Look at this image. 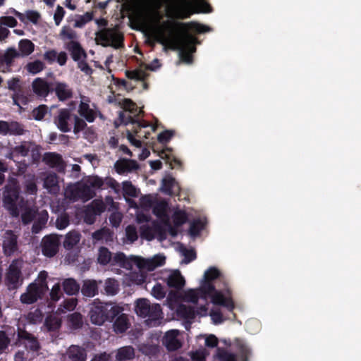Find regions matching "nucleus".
Wrapping results in <instances>:
<instances>
[{
  "mask_svg": "<svg viewBox=\"0 0 361 361\" xmlns=\"http://www.w3.org/2000/svg\"><path fill=\"white\" fill-rule=\"evenodd\" d=\"M188 29L202 34L211 31V28L200 23L191 21L183 23L178 21L165 20L159 27L155 33L157 42L168 47L172 50H178L180 59L187 63L192 62V53L196 51L197 39L190 34Z\"/></svg>",
  "mask_w": 361,
  "mask_h": 361,
  "instance_id": "nucleus-1",
  "label": "nucleus"
},
{
  "mask_svg": "<svg viewBox=\"0 0 361 361\" xmlns=\"http://www.w3.org/2000/svg\"><path fill=\"white\" fill-rule=\"evenodd\" d=\"M221 271L214 267H209L204 274L203 282L200 291L209 293L212 295V302L216 305L226 307L229 312L235 308V304L231 298L225 297L223 293L216 290L212 281L216 279H221Z\"/></svg>",
  "mask_w": 361,
  "mask_h": 361,
  "instance_id": "nucleus-2",
  "label": "nucleus"
},
{
  "mask_svg": "<svg viewBox=\"0 0 361 361\" xmlns=\"http://www.w3.org/2000/svg\"><path fill=\"white\" fill-rule=\"evenodd\" d=\"M99 27H104L102 30L96 32V42L102 46L112 47L114 49H120L124 47L123 35L117 28H106L108 21L104 18L95 20Z\"/></svg>",
  "mask_w": 361,
  "mask_h": 361,
  "instance_id": "nucleus-3",
  "label": "nucleus"
},
{
  "mask_svg": "<svg viewBox=\"0 0 361 361\" xmlns=\"http://www.w3.org/2000/svg\"><path fill=\"white\" fill-rule=\"evenodd\" d=\"M173 6L175 17L178 19H186L194 13L212 12L211 5L204 0H175Z\"/></svg>",
  "mask_w": 361,
  "mask_h": 361,
  "instance_id": "nucleus-4",
  "label": "nucleus"
},
{
  "mask_svg": "<svg viewBox=\"0 0 361 361\" xmlns=\"http://www.w3.org/2000/svg\"><path fill=\"white\" fill-rule=\"evenodd\" d=\"M3 205L9 214L18 217L20 214L19 208L24 204V198L20 195V188L17 181L6 184L3 191Z\"/></svg>",
  "mask_w": 361,
  "mask_h": 361,
  "instance_id": "nucleus-5",
  "label": "nucleus"
},
{
  "mask_svg": "<svg viewBox=\"0 0 361 361\" xmlns=\"http://www.w3.org/2000/svg\"><path fill=\"white\" fill-rule=\"evenodd\" d=\"M121 310L118 306L102 302L96 304L94 302L90 308L89 317L92 324L102 325L106 321L112 322Z\"/></svg>",
  "mask_w": 361,
  "mask_h": 361,
  "instance_id": "nucleus-6",
  "label": "nucleus"
},
{
  "mask_svg": "<svg viewBox=\"0 0 361 361\" xmlns=\"http://www.w3.org/2000/svg\"><path fill=\"white\" fill-rule=\"evenodd\" d=\"M136 314L142 318H148L147 322L152 326H156L158 320L162 318V310L159 304H151L145 298L137 300L135 304Z\"/></svg>",
  "mask_w": 361,
  "mask_h": 361,
  "instance_id": "nucleus-7",
  "label": "nucleus"
},
{
  "mask_svg": "<svg viewBox=\"0 0 361 361\" xmlns=\"http://www.w3.org/2000/svg\"><path fill=\"white\" fill-rule=\"evenodd\" d=\"M21 269L19 259H13L8 266L5 275V283L9 290H16L22 285L23 278Z\"/></svg>",
  "mask_w": 361,
  "mask_h": 361,
  "instance_id": "nucleus-8",
  "label": "nucleus"
},
{
  "mask_svg": "<svg viewBox=\"0 0 361 361\" xmlns=\"http://www.w3.org/2000/svg\"><path fill=\"white\" fill-rule=\"evenodd\" d=\"M2 239V249L5 256L11 257L18 251V236L13 231H6Z\"/></svg>",
  "mask_w": 361,
  "mask_h": 361,
  "instance_id": "nucleus-9",
  "label": "nucleus"
},
{
  "mask_svg": "<svg viewBox=\"0 0 361 361\" xmlns=\"http://www.w3.org/2000/svg\"><path fill=\"white\" fill-rule=\"evenodd\" d=\"M60 245L57 235H45L41 243L42 252L47 257H53L58 253Z\"/></svg>",
  "mask_w": 361,
  "mask_h": 361,
  "instance_id": "nucleus-10",
  "label": "nucleus"
},
{
  "mask_svg": "<svg viewBox=\"0 0 361 361\" xmlns=\"http://www.w3.org/2000/svg\"><path fill=\"white\" fill-rule=\"evenodd\" d=\"M22 341H24L23 343L25 347L31 351L37 352L40 349V345L37 338L25 329L18 327L15 345H18L19 343Z\"/></svg>",
  "mask_w": 361,
  "mask_h": 361,
  "instance_id": "nucleus-11",
  "label": "nucleus"
},
{
  "mask_svg": "<svg viewBox=\"0 0 361 361\" xmlns=\"http://www.w3.org/2000/svg\"><path fill=\"white\" fill-rule=\"evenodd\" d=\"M44 290L37 283H31L26 288V292L20 295V300L23 304L32 305L40 299Z\"/></svg>",
  "mask_w": 361,
  "mask_h": 361,
  "instance_id": "nucleus-12",
  "label": "nucleus"
},
{
  "mask_svg": "<svg viewBox=\"0 0 361 361\" xmlns=\"http://www.w3.org/2000/svg\"><path fill=\"white\" fill-rule=\"evenodd\" d=\"M53 82L45 78H37L32 82L33 92L39 97H46L53 92Z\"/></svg>",
  "mask_w": 361,
  "mask_h": 361,
  "instance_id": "nucleus-13",
  "label": "nucleus"
},
{
  "mask_svg": "<svg viewBox=\"0 0 361 361\" xmlns=\"http://www.w3.org/2000/svg\"><path fill=\"white\" fill-rule=\"evenodd\" d=\"M71 120L72 114L70 109L65 108L59 110L58 115L54 118V122L61 132L68 133L71 130L69 123Z\"/></svg>",
  "mask_w": 361,
  "mask_h": 361,
  "instance_id": "nucleus-14",
  "label": "nucleus"
},
{
  "mask_svg": "<svg viewBox=\"0 0 361 361\" xmlns=\"http://www.w3.org/2000/svg\"><path fill=\"white\" fill-rule=\"evenodd\" d=\"M130 112H122L119 113L118 118L122 124L128 125L133 124L135 125V129L133 130V133L138 137H140L139 133L142 128H147L149 126V123L145 121H139L135 118Z\"/></svg>",
  "mask_w": 361,
  "mask_h": 361,
  "instance_id": "nucleus-15",
  "label": "nucleus"
},
{
  "mask_svg": "<svg viewBox=\"0 0 361 361\" xmlns=\"http://www.w3.org/2000/svg\"><path fill=\"white\" fill-rule=\"evenodd\" d=\"M165 260V257L160 255H157L150 259L137 258V266L141 269L152 271L156 268L164 265Z\"/></svg>",
  "mask_w": 361,
  "mask_h": 361,
  "instance_id": "nucleus-16",
  "label": "nucleus"
},
{
  "mask_svg": "<svg viewBox=\"0 0 361 361\" xmlns=\"http://www.w3.org/2000/svg\"><path fill=\"white\" fill-rule=\"evenodd\" d=\"M90 99L88 97L82 96L78 111L80 116L83 117L87 122L92 123L95 120L97 113L90 107Z\"/></svg>",
  "mask_w": 361,
  "mask_h": 361,
  "instance_id": "nucleus-17",
  "label": "nucleus"
},
{
  "mask_svg": "<svg viewBox=\"0 0 361 361\" xmlns=\"http://www.w3.org/2000/svg\"><path fill=\"white\" fill-rule=\"evenodd\" d=\"M64 48L70 52L74 61H79L82 58L85 59L87 54L78 40H72L65 42Z\"/></svg>",
  "mask_w": 361,
  "mask_h": 361,
  "instance_id": "nucleus-18",
  "label": "nucleus"
},
{
  "mask_svg": "<svg viewBox=\"0 0 361 361\" xmlns=\"http://www.w3.org/2000/svg\"><path fill=\"white\" fill-rule=\"evenodd\" d=\"M102 283V281L94 279H85L80 289L82 295L86 298H93L99 293V285Z\"/></svg>",
  "mask_w": 361,
  "mask_h": 361,
  "instance_id": "nucleus-19",
  "label": "nucleus"
},
{
  "mask_svg": "<svg viewBox=\"0 0 361 361\" xmlns=\"http://www.w3.org/2000/svg\"><path fill=\"white\" fill-rule=\"evenodd\" d=\"M53 92H55L59 100L62 102L71 98L73 96L72 90L65 82L54 81Z\"/></svg>",
  "mask_w": 361,
  "mask_h": 361,
  "instance_id": "nucleus-20",
  "label": "nucleus"
},
{
  "mask_svg": "<svg viewBox=\"0 0 361 361\" xmlns=\"http://www.w3.org/2000/svg\"><path fill=\"white\" fill-rule=\"evenodd\" d=\"M178 333L176 330L169 331L166 333L162 343L169 351H175L181 348L182 344L177 338Z\"/></svg>",
  "mask_w": 361,
  "mask_h": 361,
  "instance_id": "nucleus-21",
  "label": "nucleus"
},
{
  "mask_svg": "<svg viewBox=\"0 0 361 361\" xmlns=\"http://www.w3.org/2000/svg\"><path fill=\"white\" fill-rule=\"evenodd\" d=\"M161 188L164 193L169 195L178 194L180 190L176 179L171 176H168L163 178Z\"/></svg>",
  "mask_w": 361,
  "mask_h": 361,
  "instance_id": "nucleus-22",
  "label": "nucleus"
},
{
  "mask_svg": "<svg viewBox=\"0 0 361 361\" xmlns=\"http://www.w3.org/2000/svg\"><path fill=\"white\" fill-rule=\"evenodd\" d=\"M42 161L51 168L62 169L64 167L62 156L56 152H46L42 157Z\"/></svg>",
  "mask_w": 361,
  "mask_h": 361,
  "instance_id": "nucleus-23",
  "label": "nucleus"
},
{
  "mask_svg": "<svg viewBox=\"0 0 361 361\" xmlns=\"http://www.w3.org/2000/svg\"><path fill=\"white\" fill-rule=\"evenodd\" d=\"M166 284L169 288L180 290L184 287L185 281L180 271L175 270L167 277Z\"/></svg>",
  "mask_w": 361,
  "mask_h": 361,
  "instance_id": "nucleus-24",
  "label": "nucleus"
},
{
  "mask_svg": "<svg viewBox=\"0 0 361 361\" xmlns=\"http://www.w3.org/2000/svg\"><path fill=\"white\" fill-rule=\"evenodd\" d=\"M66 355L70 361L87 360V351L85 348L79 345H71L67 350Z\"/></svg>",
  "mask_w": 361,
  "mask_h": 361,
  "instance_id": "nucleus-25",
  "label": "nucleus"
},
{
  "mask_svg": "<svg viewBox=\"0 0 361 361\" xmlns=\"http://www.w3.org/2000/svg\"><path fill=\"white\" fill-rule=\"evenodd\" d=\"M139 168L136 161L133 159H123L115 163V169L118 174H123L126 172H131Z\"/></svg>",
  "mask_w": 361,
  "mask_h": 361,
  "instance_id": "nucleus-26",
  "label": "nucleus"
},
{
  "mask_svg": "<svg viewBox=\"0 0 361 361\" xmlns=\"http://www.w3.org/2000/svg\"><path fill=\"white\" fill-rule=\"evenodd\" d=\"M176 314L179 317L188 320L190 322H191L197 315L195 309L193 307L184 304H180L177 307Z\"/></svg>",
  "mask_w": 361,
  "mask_h": 361,
  "instance_id": "nucleus-27",
  "label": "nucleus"
},
{
  "mask_svg": "<svg viewBox=\"0 0 361 361\" xmlns=\"http://www.w3.org/2000/svg\"><path fill=\"white\" fill-rule=\"evenodd\" d=\"M19 56V52H18L14 48L8 49L4 54L1 55L0 68L6 66V68H9L13 65V60Z\"/></svg>",
  "mask_w": 361,
  "mask_h": 361,
  "instance_id": "nucleus-28",
  "label": "nucleus"
},
{
  "mask_svg": "<svg viewBox=\"0 0 361 361\" xmlns=\"http://www.w3.org/2000/svg\"><path fill=\"white\" fill-rule=\"evenodd\" d=\"M63 291L68 295H77L80 289V284L73 278H68L62 283Z\"/></svg>",
  "mask_w": 361,
  "mask_h": 361,
  "instance_id": "nucleus-29",
  "label": "nucleus"
},
{
  "mask_svg": "<svg viewBox=\"0 0 361 361\" xmlns=\"http://www.w3.org/2000/svg\"><path fill=\"white\" fill-rule=\"evenodd\" d=\"M116 317V319L113 324L114 330L116 334H123L128 329V317L126 314L122 313L118 314Z\"/></svg>",
  "mask_w": 361,
  "mask_h": 361,
  "instance_id": "nucleus-30",
  "label": "nucleus"
},
{
  "mask_svg": "<svg viewBox=\"0 0 361 361\" xmlns=\"http://www.w3.org/2000/svg\"><path fill=\"white\" fill-rule=\"evenodd\" d=\"M135 357V349L130 345L121 347L118 349L116 359V361L131 360Z\"/></svg>",
  "mask_w": 361,
  "mask_h": 361,
  "instance_id": "nucleus-31",
  "label": "nucleus"
},
{
  "mask_svg": "<svg viewBox=\"0 0 361 361\" xmlns=\"http://www.w3.org/2000/svg\"><path fill=\"white\" fill-rule=\"evenodd\" d=\"M80 240V234L75 231H72L68 232L63 241V247L66 250H71L75 246Z\"/></svg>",
  "mask_w": 361,
  "mask_h": 361,
  "instance_id": "nucleus-32",
  "label": "nucleus"
},
{
  "mask_svg": "<svg viewBox=\"0 0 361 361\" xmlns=\"http://www.w3.org/2000/svg\"><path fill=\"white\" fill-rule=\"evenodd\" d=\"M110 264L111 266H119L126 269H128L131 267L130 262L123 252H117L112 256Z\"/></svg>",
  "mask_w": 361,
  "mask_h": 361,
  "instance_id": "nucleus-33",
  "label": "nucleus"
},
{
  "mask_svg": "<svg viewBox=\"0 0 361 361\" xmlns=\"http://www.w3.org/2000/svg\"><path fill=\"white\" fill-rule=\"evenodd\" d=\"M18 48L20 53V56H27L31 54L35 49V44L30 39H23L20 40Z\"/></svg>",
  "mask_w": 361,
  "mask_h": 361,
  "instance_id": "nucleus-34",
  "label": "nucleus"
},
{
  "mask_svg": "<svg viewBox=\"0 0 361 361\" xmlns=\"http://www.w3.org/2000/svg\"><path fill=\"white\" fill-rule=\"evenodd\" d=\"M201 286L197 290H190L187 293L188 300L194 304H197L200 298L206 300L208 297L212 298V295L209 293H203L200 291Z\"/></svg>",
  "mask_w": 361,
  "mask_h": 361,
  "instance_id": "nucleus-35",
  "label": "nucleus"
},
{
  "mask_svg": "<svg viewBox=\"0 0 361 361\" xmlns=\"http://www.w3.org/2000/svg\"><path fill=\"white\" fill-rule=\"evenodd\" d=\"M119 290V285L114 279L109 278L104 283V293L107 295H115Z\"/></svg>",
  "mask_w": 361,
  "mask_h": 361,
  "instance_id": "nucleus-36",
  "label": "nucleus"
},
{
  "mask_svg": "<svg viewBox=\"0 0 361 361\" xmlns=\"http://www.w3.org/2000/svg\"><path fill=\"white\" fill-rule=\"evenodd\" d=\"M112 254L106 247H101L99 249L97 262L102 265H107L111 263Z\"/></svg>",
  "mask_w": 361,
  "mask_h": 361,
  "instance_id": "nucleus-37",
  "label": "nucleus"
},
{
  "mask_svg": "<svg viewBox=\"0 0 361 361\" xmlns=\"http://www.w3.org/2000/svg\"><path fill=\"white\" fill-rule=\"evenodd\" d=\"M24 126L18 121L8 122V135H22L25 133Z\"/></svg>",
  "mask_w": 361,
  "mask_h": 361,
  "instance_id": "nucleus-38",
  "label": "nucleus"
},
{
  "mask_svg": "<svg viewBox=\"0 0 361 361\" xmlns=\"http://www.w3.org/2000/svg\"><path fill=\"white\" fill-rule=\"evenodd\" d=\"M44 188L49 190H57L58 176L55 173L48 174L44 179Z\"/></svg>",
  "mask_w": 361,
  "mask_h": 361,
  "instance_id": "nucleus-39",
  "label": "nucleus"
},
{
  "mask_svg": "<svg viewBox=\"0 0 361 361\" xmlns=\"http://www.w3.org/2000/svg\"><path fill=\"white\" fill-rule=\"evenodd\" d=\"M168 208V203L161 200L156 202L153 206L152 212L158 218H162L166 216V211Z\"/></svg>",
  "mask_w": 361,
  "mask_h": 361,
  "instance_id": "nucleus-40",
  "label": "nucleus"
},
{
  "mask_svg": "<svg viewBox=\"0 0 361 361\" xmlns=\"http://www.w3.org/2000/svg\"><path fill=\"white\" fill-rule=\"evenodd\" d=\"M61 320L54 316L50 315L45 319L44 326L48 331H56L61 327Z\"/></svg>",
  "mask_w": 361,
  "mask_h": 361,
  "instance_id": "nucleus-41",
  "label": "nucleus"
},
{
  "mask_svg": "<svg viewBox=\"0 0 361 361\" xmlns=\"http://www.w3.org/2000/svg\"><path fill=\"white\" fill-rule=\"evenodd\" d=\"M60 38L66 42L78 39L77 32L68 26H63L60 32Z\"/></svg>",
  "mask_w": 361,
  "mask_h": 361,
  "instance_id": "nucleus-42",
  "label": "nucleus"
},
{
  "mask_svg": "<svg viewBox=\"0 0 361 361\" xmlns=\"http://www.w3.org/2000/svg\"><path fill=\"white\" fill-rule=\"evenodd\" d=\"M188 220L187 213L183 210H178L174 212L173 215V221L174 226L180 227L185 224Z\"/></svg>",
  "mask_w": 361,
  "mask_h": 361,
  "instance_id": "nucleus-43",
  "label": "nucleus"
},
{
  "mask_svg": "<svg viewBox=\"0 0 361 361\" xmlns=\"http://www.w3.org/2000/svg\"><path fill=\"white\" fill-rule=\"evenodd\" d=\"M78 193L80 197L85 199L86 200H90L95 196L94 191L87 183L78 188Z\"/></svg>",
  "mask_w": 361,
  "mask_h": 361,
  "instance_id": "nucleus-44",
  "label": "nucleus"
},
{
  "mask_svg": "<svg viewBox=\"0 0 361 361\" xmlns=\"http://www.w3.org/2000/svg\"><path fill=\"white\" fill-rule=\"evenodd\" d=\"M123 193L124 196H128L131 197H137L138 193L136 188L129 180L123 181Z\"/></svg>",
  "mask_w": 361,
  "mask_h": 361,
  "instance_id": "nucleus-45",
  "label": "nucleus"
},
{
  "mask_svg": "<svg viewBox=\"0 0 361 361\" xmlns=\"http://www.w3.org/2000/svg\"><path fill=\"white\" fill-rule=\"evenodd\" d=\"M44 68V63L39 60H35L32 62H29L26 65L27 71L32 74H37L43 71Z\"/></svg>",
  "mask_w": 361,
  "mask_h": 361,
  "instance_id": "nucleus-46",
  "label": "nucleus"
},
{
  "mask_svg": "<svg viewBox=\"0 0 361 361\" xmlns=\"http://www.w3.org/2000/svg\"><path fill=\"white\" fill-rule=\"evenodd\" d=\"M204 223L200 219H195L194 220L190 226L189 228V234L192 237H196L197 236L200 231L204 228Z\"/></svg>",
  "mask_w": 361,
  "mask_h": 361,
  "instance_id": "nucleus-47",
  "label": "nucleus"
},
{
  "mask_svg": "<svg viewBox=\"0 0 361 361\" xmlns=\"http://www.w3.org/2000/svg\"><path fill=\"white\" fill-rule=\"evenodd\" d=\"M92 12H86L84 15L78 16L75 20V27H82L85 24L90 22L93 19Z\"/></svg>",
  "mask_w": 361,
  "mask_h": 361,
  "instance_id": "nucleus-48",
  "label": "nucleus"
},
{
  "mask_svg": "<svg viewBox=\"0 0 361 361\" xmlns=\"http://www.w3.org/2000/svg\"><path fill=\"white\" fill-rule=\"evenodd\" d=\"M126 75L130 80L143 81L145 80L147 74L141 69H135L133 71H126Z\"/></svg>",
  "mask_w": 361,
  "mask_h": 361,
  "instance_id": "nucleus-49",
  "label": "nucleus"
},
{
  "mask_svg": "<svg viewBox=\"0 0 361 361\" xmlns=\"http://www.w3.org/2000/svg\"><path fill=\"white\" fill-rule=\"evenodd\" d=\"M87 183L94 189H105V188H104V181L103 178L98 176H89L87 179Z\"/></svg>",
  "mask_w": 361,
  "mask_h": 361,
  "instance_id": "nucleus-50",
  "label": "nucleus"
},
{
  "mask_svg": "<svg viewBox=\"0 0 361 361\" xmlns=\"http://www.w3.org/2000/svg\"><path fill=\"white\" fill-rule=\"evenodd\" d=\"M48 111V107L47 105L42 104L39 106L35 108L32 110V116L35 120L41 121L42 120L45 115L47 114Z\"/></svg>",
  "mask_w": 361,
  "mask_h": 361,
  "instance_id": "nucleus-51",
  "label": "nucleus"
},
{
  "mask_svg": "<svg viewBox=\"0 0 361 361\" xmlns=\"http://www.w3.org/2000/svg\"><path fill=\"white\" fill-rule=\"evenodd\" d=\"M175 131L172 130H165L160 133L157 136V140L159 143L166 145L173 137Z\"/></svg>",
  "mask_w": 361,
  "mask_h": 361,
  "instance_id": "nucleus-52",
  "label": "nucleus"
},
{
  "mask_svg": "<svg viewBox=\"0 0 361 361\" xmlns=\"http://www.w3.org/2000/svg\"><path fill=\"white\" fill-rule=\"evenodd\" d=\"M11 339L6 331H0V355L6 352L10 345Z\"/></svg>",
  "mask_w": 361,
  "mask_h": 361,
  "instance_id": "nucleus-53",
  "label": "nucleus"
},
{
  "mask_svg": "<svg viewBox=\"0 0 361 361\" xmlns=\"http://www.w3.org/2000/svg\"><path fill=\"white\" fill-rule=\"evenodd\" d=\"M13 104L18 106L20 105H26L27 104V98L23 95L22 90L14 92L12 95Z\"/></svg>",
  "mask_w": 361,
  "mask_h": 361,
  "instance_id": "nucleus-54",
  "label": "nucleus"
},
{
  "mask_svg": "<svg viewBox=\"0 0 361 361\" xmlns=\"http://www.w3.org/2000/svg\"><path fill=\"white\" fill-rule=\"evenodd\" d=\"M97 216V214L94 212V209L87 207L84 211V221L89 225H92L95 222Z\"/></svg>",
  "mask_w": 361,
  "mask_h": 361,
  "instance_id": "nucleus-55",
  "label": "nucleus"
},
{
  "mask_svg": "<svg viewBox=\"0 0 361 361\" xmlns=\"http://www.w3.org/2000/svg\"><path fill=\"white\" fill-rule=\"evenodd\" d=\"M25 16V23L31 22L33 24H37L40 18V14L39 12L33 10H27L24 14Z\"/></svg>",
  "mask_w": 361,
  "mask_h": 361,
  "instance_id": "nucleus-56",
  "label": "nucleus"
},
{
  "mask_svg": "<svg viewBox=\"0 0 361 361\" xmlns=\"http://www.w3.org/2000/svg\"><path fill=\"white\" fill-rule=\"evenodd\" d=\"M35 217V212L30 208L25 210L21 214V220L23 224L31 223Z\"/></svg>",
  "mask_w": 361,
  "mask_h": 361,
  "instance_id": "nucleus-57",
  "label": "nucleus"
},
{
  "mask_svg": "<svg viewBox=\"0 0 361 361\" xmlns=\"http://www.w3.org/2000/svg\"><path fill=\"white\" fill-rule=\"evenodd\" d=\"M68 319L75 328H80L82 324V317L79 312H74L70 314Z\"/></svg>",
  "mask_w": 361,
  "mask_h": 361,
  "instance_id": "nucleus-58",
  "label": "nucleus"
},
{
  "mask_svg": "<svg viewBox=\"0 0 361 361\" xmlns=\"http://www.w3.org/2000/svg\"><path fill=\"white\" fill-rule=\"evenodd\" d=\"M69 224V216L66 214H61L56 221V226L59 230L66 228Z\"/></svg>",
  "mask_w": 361,
  "mask_h": 361,
  "instance_id": "nucleus-59",
  "label": "nucleus"
},
{
  "mask_svg": "<svg viewBox=\"0 0 361 361\" xmlns=\"http://www.w3.org/2000/svg\"><path fill=\"white\" fill-rule=\"evenodd\" d=\"M152 295L158 299H163L166 295V291L163 286L160 283H157L152 290Z\"/></svg>",
  "mask_w": 361,
  "mask_h": 361,
  "instance_id": "nucleus-60",
  "label": "nucleus"
},
{
  "mask_svg": "<svg viewBox=\"0 0 361 361\" xmlns=\"http://www.w3.org/2000/svg\"><path fill=\"white\" fill-rule=\"evenodd\" d=\"M74 133L77 134L80 131L83 130L87 127L86 122L82 119L79 118L78 116L75 115L74 117Z\"/></svg>",
  "mask_w": 361,
  "mask_h": 361,
  "instance_id": "nucleus-61",
  "label": "nucleus"
},
{
  "mask_svg": "<svg viewBox=\"0 0 361 361\" xmlns=\"http://www.w3.org/2000/svg\"><path fill=\"white\" fill-rule=\"evenodd\" d=\"M218 356L221 361H237L236 355L224 350L218 349Z\"/></svg>",
  "mask_w": 361,
  "mask_h": 361,
  "instance_id": "nucleus-62",
  "label": "nucleus"
},
{
  "mask_svg": "<svg viewBox=\"0 0 361 361\" xmlns=\"http://www.w3.org/2000/svg\"><path fill=\"white\" fill-rule=\"evenodd\" d=\"M123 109L125 112H130L135 114L137 112V105L130 99H124L123 102Z\"/></svg>",
  "mask_w": 361,
  "mask_h": 361,
  "instance_id": "nucleus-63",
  "label": "nucleus"
},
{
  "mask_svg": "<svg viewBox=\"0 0 361 361\" xmlns=\"http://www.w3.org/2000/svg\"><path fill=\"white\" fill-rule=\"evenodd\" d=\"M126 234L128 240L133 243L137 240L138 235L136 228L133 225H129L126 228Z\"/></svg>",
  "mask_w": 361,
  "mask_h": 361,
  "instance_id": "nucleus-64",
  "label": "nucleus"
}]
</instances>
